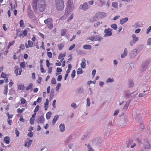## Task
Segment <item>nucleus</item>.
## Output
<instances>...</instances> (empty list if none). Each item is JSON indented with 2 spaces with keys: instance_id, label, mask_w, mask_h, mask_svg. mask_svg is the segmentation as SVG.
<instances>
[{
  "instance_id": "nucleus-3",
  "label": "nucleus",
  "mask_w": 151,
  "mask_h": 151,
  "mask_svg": "<svg viewBox=\"0 0 151 151\" xmlns=\"http://www.w3.org/2000/svg\"><path fill=\"white\" fill-rule=\"evenodd\" d=\"M106 13L103 12H98L94 16L95 20L104 18L106 16Z\"/></svg>"
},
{
  "instance_id": "nucleus-24",
  "label": "nucleus",
  "mask_w": 151,
  "mask_h": 151,
  "mask_svg": "<svg viewBox=\"0 0 151 151\" xmlns=\"http://www.w3.org/2000/svg\"><path fill=\"white\" fill-rule=\"evenodd\" d=\"M19 68L18 66H16L14 67V72L17 76L18 75V72L19 71Z\"/></svg>"
},
{
  "instance_id": "nucleus-50",
  "label": "nucleus",
  "mask_w": 151,
  "mask_h": 151,
  "mask_svg": "<svg viewBox=\"0 0 151 151\" xmlns=\"http://www.w3.org/2000/svg\"><path fill=\"white\" fill-rule=\"evenodd\" d=\"M73 14H72L70 15V16L68 17V18L67 20L68 22H69V20L72 19H73Z\"/></svg>"
},
{
  "instance_id": "nucleus-13",
  "label": "nucleus",
  "mask_w": 151,
  "mask_h": 151,
  "mask_svg": "<svg viewBox=\"0 0 151 151\" xmlns=\"http://www.w3.org/2000/svg\"><path fill=\"white\" fill-rule=\"evenodd\" d=\"M44 121L45 118L43 116H41L38 117L37 122L38 123H43Z\"/></svg>"
},
{
  "instance_id": "nucleus-21",
  "label": "nucleus",
  "mask_w": 151,
  "mask_h": 151,
  "mask_svg": "<svg viewBox=\"0 0 151 151\" xmlns=\"http://www.w3.org/2000/svg\"><path fill=\"white\" fill-rule=\"evenodd\" d=\"M127 48L124 49L123 53L121 55V57L122 58H124L127 55Z\"/></svg>"
},
{
  "instance_id": "nucleus-36",
  "label": "nucleus",
  "mask_w": 151,
  "mask_h": 151,
  "mask_svg": "<svg viewBox=\"0 0 151 151\" xmlns=\"http://www.w3.org/2000/svg\"><path fill=\"white\" fill-rule=\"evenodd\" d=\"M20 66L21 68H24L25 67V64L24 62H22L20 63Z\"/></svg>"
},
{
  "instance_id": "nucleus-28",
  "label": "nucleus",
  "mask_w": 151,
  "mask_h": 151,
  "mask_svg": "<svg viewBox=\"0 0 151 151\" xmlns=\"http://www.w3.org/2000/svg\"><path fill=\"white\" fill-rule=\"evenodd\" d=\"M18 88L19 90L23 91L24 89V85L21 84L18 86Z\"/></svg>"
},
{
  "instance_id": "nucleus-63",
  "label": "nucleus",
  "mask_w": 151,
  "mask_h": 151,
  "mask_svg": "<svg viewBox=\"0 0 151 151\" xmlns=\"http://www.w3.org/2000/svg\"><path fill=\"white\" fill-rule=\"evenodd\" d=\"M136 42H135L134 41L132 40L130 42V44L131 46H132L134 44H135Z\"/></svg>"
},
{
  "instance_id": "nucleus-2",
  "label": "nucleus",
  "mask_w": 151,
  "mask_h": 151,
  "mask_svg": "<svg viewBox=\"0 0 151 151\" xmlns=\"http://www.w3.org/2000/svg\"><path fill=\"white\" fill-rule=\"evenodd\" d=\"M45 2L43 0H39L38 1V7L40 12H43L45 9L46 6Z\"/></svg>"
},
{
  "instance_id": "nucleus-57",
  "label": "nucleus",
  "mask_w": 151,
  "mask_h": 151,
  "mask_svg": "<svg viewBox=\"0 0 151 151\" xmlns=\"http://www.w3.org/2000/svg\"><path fill=\"white\" fill-rule=\"evenodd\" d=\"M15 93V91L13 89H12L10 90L9 94V95H12L13 93Z\"/></svg>"
},
{
  "instance_id": "nucleus-61",
  "label": "nucleus",
  "mask_w": 151,
  "mask_h": 151,
  "mask_svg": "<svg viewBox=\"0 0 151 151\" xmlns=\"http://www.w3.org/2000/svg\"><path fill=\"white\" fill-rule=\"evenodd\" d=\"M62 69L59 68H57L56 69V71L57 72L59 73L62 72Z\"/></svg>"
},
{
  "instance_id": "nucleus-62",
  "label": "nucleus",
  "mask_w": 151,
  "mask_h": 151,
  "mask_svg": "<svg viewBox=\"0 0 151 151\" xmlns=\"http://www.w3.org/2000/svg\"><path fill=\"white\" fill-rule=\"evenodd\" d=\"M146 95V93L143 94L142 93H140L139 94L138 96L139 97H142L143 96H145Z\"/></svg>"
},
{
  "instance_id": "nucleus-51",
  "label": "nucleus",
  "mask_w": 151,
  "mask_h": 151,
  "mask_svg": "<svg viewBox=\"0 0 151 151\" xmlns=\"http://www.w3.org/2000/svg\"><path fill=\"white\" fill-rule=\"evenodd\" d=\"M75 45L74 44H73L71 45L69 48V50H72L75 47Z\"/></svg>"
},
{
  "instance_id": "nucleus-25",
  "label": "nucleus",
  "mask_w": 151,
  "mask_h": 151,
  "mask_svg": "<svg viewBox=\"0 0 151 151\" xmlns=\"http://www.w3.org/2000/svg\"><path fill=\"white\" fill-rule=\"evenodd\" d=\"M83 47L84 49L86 50H90L91 48V45L87 44L84 45Z\"/></svg>"
},
{
  "instance_id": "nucleus-37",
  "label": "nucleus",
  "mask_w": 151,
  "mask_h": 151,
  "mask_svg": "<svg viewBox=\"0 0 151 151\" xmlns=\"http://www.w3.org/2000/svg\"><path fill=\"white\" fill-rule=\"evenodd\" d=\"M27 135L30 137H32L33 136V133L32 132H29L27 134Z\"/></svg>"
},
{
  "instance_id": "nucleus-60",
  "label": "nucleus",
  "mask_w": 151,
  "mask_h": 151,
  "mask_svg": "<svg viewBox=\"0 0 151 151\" xmlns=\"http://www.w3.org/2000/svg\"><path fill=\"white\" fill-rule=\"evenodd\" d=\"M128 106L129 104L127 103L123 107V109L125 110H127L128 107Z\"/></svg>"
},
{
  "instance_id": "nucleus-55",
  "label": "nucleus",
  "mask_w": 151,
  "mask_h": 151,
  "mask_svg": "<svg viewBox=\"0 0 151 151\" xmlns=\"http://www.w3.org/2000/svg\"><path fill=\"white\" fill-rule=\"evenodd\" d=\"M6 114L7 115V117L8 119L12 118L13 116V114H9L8 113H7Z\"/></svg>"
},
{
  "instance_id": "nucleus-44",
  "label": "nucleus",
  "mask_w": 151,
  "mask_h": 151,
  "mask_svg": "<svg viewBox=\"0 0 151 151\" xmlns=\"http://www.w3.org/2000/svg\"><path fill=\"white\" fill-rule=\"evenodd\" d=\"M88 147L89 149L88 151H93V149L89 144L88 145Z\"/></svg>"
},
{
  "instance_id": "nucleus-58",
  "label": "nucleus",
  "mask_w": 151,
  "mask_h": 151,
  "mask_svg": "<svg viewBox=\"0 0 151 151\" xmlns=\"http://www.w3.org/2000/svg\"><path fill=\"white\" fill-rule=\"evenodd\" d=\"M76 73V71L74 70L71 73V77L72 78H73L75 76V73Z\"/></svg>"
},
{
  "instance_id": "nucleus-18",
  "label": "nucleus",
  "mask_w": 151,
  "mask_h": 151,
  "mask_svg": "<svg viewBox=\"0 0 151 151\" xmlns=\"http://www.w3.org/2000/svg\"><path fill=\"white\" fill-rule=\"evenodd\" d=\"M32 140L31 139L29 140V141H26L24 144L25 147H26L27 146V147H29L31 145L32 142Z\"/></svg>"
},
{
  "instance_id": "nucleus-31",
  "label": "nucleus",
  "mask_w": 151,
  "mask_h": 151,
  "mask_svg": "<svg viewBox=\"0 0 151 151\" xmlns=\"http://www.w3.org/2000/svg\"><path fill=\"white\" fill-rule=\"evenodd\" d=\"M83 72V70L81 68H78L77 71V73L78 75L81 74Z\"/></svg>"
},
{
  "instance_id": "nucleus-59",
  "label": "nucleus",
  "mask_w": 151,
  "mask_h": 151,
  "mask_svg": "<svg viewBox=\"0 0 151 151\" xmlns=\"http://www.w3.org/2000/svg\"><path fill=\"white\" fill-rule=\"evenodd\" d=\"M86 101L87 102V105L88 106H89L91 104L90 101L89 99V98H87L86 99Z\"/></svg>"
},
{
  "instance_id": "nucleus-33",
  "label": "nucleus",
  "mask_w": 151,
  "mask_h": 151,
  "mask_svg": "<svg viewBox=\"0 0 151 151\" xmlns=\"http://www.w3.org/2000/svg\"><path fill=\"white\" fill-rule=\"evenodd\" d=\"M27 31L26 29H25L24 30H23L21 35H23L24 36H26L27 35Z\"/></svg>"
},
{
  "instance_id": "nucleus-53",
  "label": "nucleus",
  "mask_w": 151,
  "mask_h": 151,
  "mask_svg": "<svg viewBox=\"0 0 151 151\" xmlns=\"http://www.w3.org/2000/svg\"><path fill=\"white\" fill-rule=\"evenodd\" d=\"M114 81V80L113 78H109L106 80V82H113Z\"/></svg>"
},
{
  "instance_id": "nucleus-7",
  "label": "nucleus",
  "mask_w": 151,
  "mask_h": 151,
  "mask_svg": "<svg viewBox=\"0 0 151 151\" xmlns=\"http://www.w3.org/2000/svg\"><path fill=\"white\" fill-rule=\"evenodd\" d=\"M144 147L145 149H150L151 147L149 141L147 139L144 140Z\"/></svg>"
},
{
  "instance_id": "nucleus-11",
  "label": "nucleus",
  "mask_w": 151,
  "mask_h": 151,
  "mask_svg": "<svg viewBox=\"0 0 151 151\" xmlns=\"http://www.w3.org/2000/svg\"><path fill=\"white\" fill-rule=\"evenodd\" d=\"M33 85L31 83H29L26 87V91H28L29 90H30V91H32L33 90Z\"/></svg>"
},
{
  "instance_id": "nucleus-1",
  "label": "nucleus",
  "mask_w": 151,
  "mask_h": 151,
  "mask_svg": "<svg viewBox=\"0 0 151 151\" xmlns=\"http://www.w3.org/2000/svg\"><path fill=\"white\" fill-rule=\"evenodd\" d=\"M55 6L57 10L62 11L64 7V1H55Z\"/></svg>"
},
{
  "instance_id": "nucleus-32",
  "label": "nucleus",
  "mask_w": 151,
  "mask_h": 151,
  "mask_svg": "<svg viewBox=\"0 0 151 151\" xmlns=\"http://www.w3.org/2000/svg\"><path fill=\"white\" fill-rule=\"evenodd\" d=\"M112 5L113 7L116 8L118 7V3L116 2H114L112 3Z\"/></svg>"
},
{
  "instance_id": "nucleus-49",
  "label": "nucleus",
  "mask_w": 151,
  "mask_h": 151,
  "mask_svg": "<svg viewBox=\"0 0 151 151\" xmlns=\"http://www.w3.org/2000/svg\"><path fill=\"white\" fill-rule=\"evenodd\" d=\"M15 134L16 135V136L18 137L19 136V132L17 130V129L16 128L15 130Z\"/></svg>"
},
{
  "instance_id": "nucleus-27",
  "label": "nucleus",
  "mask_w": 151,
  "mask_h": 151,
  "mask_svg": "<svg viewBox=\"0 0 151 151\" xmlns=\"http://www.w3.org/2000/svg\"><path fill=\"white\" fill-rule=\"evenodd\" d=\"M52 114V113L50 111L48 112L46 114V118L47 119H49L51 117Z\"/></svg>"
},
{
  "instance_id": "nucleus-42",
  "label": "nucleus",
  "mask_w": 151,
  "mask_h": 151,
  "mask_svg": "<svg viewBox=\"0 0 151 151\" xmlns=\"http://www.w3.org/2000/svg\"><path fill=\"white\" fill-rule=\"evenodd\" d=\"M40 67L41 72L43 73H45V72L46 71L44 70V68H43L42 66V65H40Z\"/></svg>"
},
{
  "instance_id": "nucleus-45",
  "label": "nucleus",
  "mask_w": 151,
  "mask_h": 151,
  "mask_svg": "<svg viewBox=\"0 0 151 151\" xmlns=\"http://www.w3.org/2000/svg\"><path fill=\"white\" fill-rule=\"evenodd\" d=\"M47 56L50 58H52V54L51 52H47Z\"/></svg>"
},
{
  "instance_id": "nucleus-16",
  "label": "nucleus",
  "mask_w": 151,
  "mask_h": 151,
  "mask_svg": "<svg viewBox=\"0 0 151 151\" xmlns=\"http://www.w3.org/2000/svg\"><path fill=\"white\" fill-rule=\"evenodd\" d=\"M58 118L59 116L58 115H56L54 116L52 121V123L53 125H54L55 124L56 122V121H57Z\"/></svg>"
},
{
  "instance_id": "nucleus-5",
  "label": "nucleus",
  "mask_w": 151,
  "mask_h": 151,
  "mask_svg": "<svg viewBox=\"0 0 151 151\" xmlns=\"http://www.w3.org/2000/svg\"><path fill=\"white\" fill-rule=\"evenodd\" d=\"M71 9H68V8H66L65 10L64 15L63 16L60 17V19L61 20H64L66 19L69 15Z\"/></svg>"
},
{
  "instance_id": "nucleus-12",
  "label": "nucleus",
  "mask_w": 151,
  "mask_h": 151,
  "mask_svg": "<svg viewBox=\"0 0 151 151\" xmlns=\"http://www.w3.org/2000/svg\"><path fill=\"white\" fill-rule=\"evenodd\" d=\"M32 6L33 10L35 11H36L37 10V2L36 1L33 2L32 4Z\"/></svg>"
},
{
  "instance_id": "nucleus-41",
  "label": "nucleus",
  "mask_w": 151,
  "mask_h": 151,
  "mask_svg": "<svg viewBox=\"0 0 151 151\" xmlns=\"http://www.w3.org/2000/svg\"><path fill=\"white\" fill-rule=\"evenodd\" d=\"M7 75L5 73L2 72L1 75V77L3 78H6Z\"/></svg>"
},
{
  "instance_id": "nucleus-38",
  "label": "nucleus",
  "mask_w": 151,
  "mask_h": 151,
  "mask_svg": "<svg viewBox=\"0 0 151 151\" xmlns=\"http://www.w3.org/2000/svg\"><path fill=\"white\" fill-rule=\"evenodd\" d=\"M35 119L34 118L31 117L30 119V123L31 124H33L34 123Z\"/></svg>"
},
{
  "instance_id": "nucleus-56",
  "label": "nucleus",
  "mask_w": 151,
  "mask_h": 151,
  "mask_svg": "<svg viewBox=\"0 0 151 151\" xmlns=\"http://www.w3.org/2000/svg\"><path fill=\"white\" fill-rule=\"evenodd\" d=\"M151 30V26H150L147 29L146 31V33L148 34L150 32Z\"/></svg>"
},
{
  "instance_id": "nucleus-54",
  "label": "nucleus",
  "mask_w": 151,
  "mask_h": 151,
  "mask_svg": "<svg viewBox=\"0 0 151 151\" xmlns=\"http://www.w3.org/2000/svg\"><path fill=\"white\" fill-rule=\"evenodd\" d=\"M71 106L74 109H76L77 107V106H76V104L75 103H73L71 104Z\"/></svg>"
},
{
  "instance_id": "nucleus-14",
  "label": "nucleus",
  "mask_w": 151,
  "mask_h": 151,
  "mask_svg": "<svg viewBox=\"0 0 151 151\" xmlns=\"http://www.w3.org/2000/svg\"><path fill=\"white\" fill-rule=\"evenodd\" d=\"M81 60L82 62L81 63V68H84L86 65V60L84 58H83Z\"/></svg>"
},
{
  "instance_id": "nucleus-9",
  "label": "nucleus",
  "mask_w": 151,
  "mask_h": 151,
  "mask_svg": "<svg viewBox=\"0 0 151 151\" xmlns=\"http://www.w3.org/2000/svg\"><path fill=\"white\" fill-rule=\"evenodd\" d=\"M111 29L110 28L106 29L104 30V32L105 33V37L111 36L112 35Z\"/></svg>"
},
{
  "instance_id": "nucleus-64",
  "label": "nucleus",
  "mask_w": 151,
  "mask_h": 151,
  "mask_svg": "<svg viewBox=\"0 0 151 151\" xmlns=\"http://www.w3.org/2000/svg\"><path fill=\"white\" fill-rule=\"evenodd\" d=\"M151 44V38H149L147 41V44L150 45Z\"/></svg>"
},
{
  "instance_id": "nucleus-26",
  "label": "nucleus",
  "mask_w": 151,
  "mask_h": 151,
  "mask_svg": "<svg viewBox=\"0 0 151 151\" xmlns=\"http://www.w3.org/2000/svg\"><path fill=\"white\" fill-rule=\"evenodd\" d=\"M132 37L133 39V40L135 42H137L138 40V38L137 37L136 35L135 34H133L132 35Z\"/></svg>"
},
{
  "instance_id": "nucleus-35",
  "label": "nucleus",
  "mask_w": 151,
  "mask_h": 151,
  "mask_svg": "<svg viewBox=\"0 0 151 151\" xmlns=\"http://www.w3.org/2000/svg\"><path fill=\"white\" fill-rule=\"evenodd\" d=\"M111 27L114 30H116L117 28V27L116 24H112Z\"/></svg>"
},
{
  "instance_id": "nucleus-30",
  "label": "nucleus",
  "mask_w": 151,
  "mask_h": 151,
  "mask_svg": "<svg viewBox=\"0 0 151 151\" xmlns=\"http://www.w3.org/2000/svg\"><path fill=\"white\" fill-rule=\"evenodd\" d=\"M28 44L29 47H32L33 46V43L30 40H29L28 41Z\"/></svg>"
},
{
  "instance_id": "nucleus-22",
  "label": "nucleus",
  "mask_w": 151,
  "mask_h": 151,
  "mask_svg": "<svg viewBox=\"0 0 151 151\" xmlns=\"http://www.w3.org/2000/svg\"><path fill=\"white\" fill-rule=\"evenodd\" d=\"M59 128L60 131L63 132L65 130V126L64 124H61L59 125Z\"/></svg>"
},
{
  "instance_id": "nucleus-52",
  "label": "nucleus",
  "mask_w": 151,
  "mask_h": 151,
  "mask_svg": "<svg viewBox=\"0 0 151 151\" xmlns=\"http://www.w3.org/2000/svg\"><path fill=\"white\" fill-rule=\"evenodd\" d=\"M62 79V76L61 75H59L58 76L57 78V81H61Z\"/></svg>"
},
{
  "instance_id": "nucleus-39",
  "label": "nucleus",
  "mask_w": 151,
  "mask_h": 151,
  "mask_svg": "<svg viewBox=\"0 0 151 151\" xmlns=\"http://www.w3.org/2000/svg\"><path fill=\"white\" fill-rule=\"evenodd\" d=\"M61 84L60 83H58L57 84V86L55 88L56 90L57 91H58L59 88L61 86Z\"/></svg>"
},
{
  "instance_id": "nucleus-29",
  "label": "nucleus",
  "mask_w": 151,
  "mask_h": 151,
  "mask_svg": "<svg viewBox=\"0 0 151 151\" xmlns=\"http://www.w3.org/2000/svg\"><path fill=\"white\" fill-rule=\"evenodd\" d=\"M67 32L66 29H62L61 31V36H63L65 35Z\"/></svg>"
},
{
  "instance_id": "nucleus-8",
  "label": "nucleus",
  "mask_w": 151,
  "mask_h": 151,
  "mask_svg": "<svg viewBox=\"0 0 151 151\" xmlns=\"http://www.w3.org/2000/svg\"><path fill=\"white\" fill-rule=\"evenodd\" d=\"M79 9L86 10L88 8V5L86 2L84 3L83 4H81L79 6Z\"/></svg>"
},
{
  "instance_id": "nucleus-47",
  "label": "nucleus",
  "mask_w": 151,
  "mask_h": 151,
  "mask_svg": "<svg viewBox=\"0 0 151 151\" xmlns=\"http://www.w3.org/2000/svg\"><path fill=\"white\" fill-rule=\"evenodd\" d=\"M48 67V73L49 74H51L52 72V67Z\"/></svg>"
},
{
  "instance_id": "nucleus-23",
  "label": "nucleus",
  "mask_w": 151,
  "mask_h": 151,
  "mask_svg": "<svg viewBox=\"0 0 151 151\" xmlns=\"http://www.w3.org/2000/svg\"><path fill=\"white\" fill-rule=\"evenodd\" d=\"M58 49L59 50H61L64 47V44L63 43L59 44L57 45Z\"/></svg>"
},
{
  "instance_id": "nucleus-19",
  "label": "nucleus",
  "mask_w": 151,
  "mask_h": 151,
  "mask_svg": "<svg viewBox=\"0 0 151 151\" xmlns=\"http://www.w3.org/2000/svg\"><path fill=\"white\" fill-rule=\"evenodd\" d=\"M128 19L127 17H125L121 19L120 20V23L122 24H123L125 22H127Z\"/></svg>"
},
{
  "instance_id": "nucleus-20",
  "label": "nucleus",
  "mask_w": 151,
  "mask_h": 151,
  "mask_svg": "<svg viewBox=\"0 0 151 151\" xmlns=\"http://www.w3.org/2000/svg\"><path fill=\"white\" fill-rule=\"evenodd\" d=\"M8 85L7 84L5 85L4 86V90L3 93L5 95H6L8 93Z\"/></svg>"
},
{
  "instance_id": "nucleus-10",
  "label": "nucleus",
  "mask_w": 151,
  "mask_h": 151,
  "mask_svg": "<svg viewBox=\"0 0 151 151\" xmlns=\"http://www.w3.org/2000/svg\"><path fill=\"white\" fill-rule=\"evenodd\" d=\"M68 9H72V2L70 0L68 1L66 4V8Z\"/></svg>"
},
{
  "instance_id": "nucleus-48",
  "label": "nucleus",
  "mask_w": 151,
  "mask_h": 151,
  "mask_svg": "<svg viewBox=\"0 0 151 151\" xmlns=\"http://www.w3.org/2000/svg\"><path fill=\"white\" fill-rule=\"evenodd\" d=\"M24 25V21L23 20H21L20 22V25L21 27H23Z\"/></svg>"
},
{
  "instance_id": "nucleus-46",
  "label": "nucleus",
  "mask_w": 151,
  "mask_h": 151,
  "mask_svg": "<svg viewBox=\"0 0 151 151\" xmlns=\"http://www.w3.org/2000/svg\"><path fill=\"white\" fill-rule=\"evenodd\" d=\"M39 107L40 106L39 105H37L36 106L34 110V112L35 113H36L38 111L39 109Z\"/></svg>"
},
{
  "instance_id": "nucleus-34",
  "label": "nucleus",
  "mask_w": 151,
  "mask_h": 151,
  "mask_svg": "<svg viewBox=\"0 0 151 151\" xmlns=\"http://www.w3.org/2000/svg\"><path fill=\"white\" fill-rule=\"evenodd\" d=\"M128 84L129 85V87H133L134 85L133 81L131 80H130L128 82Z\"/></svg>"
},
{
  "instance_id": "nucleus-6",
  "label": "nucleus",
  "mask_w": 151,
  "mask_h": 151,
  "mask_svg": "<svg viewBox=\"0 0 151 151\" xmlns=\"http://www.w3.org/2000/svg\"><path fill=\"white\" fill-rule=\"evenodd\" d=\"M102 38L99 35H95L91 36L89 37L88 39V40H90L91 41H100Z\"/></svg>"
},
{
  "instance_id": "nucleus-17",
  "label": "nucleus",
  "mask_w": 151,
  "mask_h": 151,
  "mask_svg": "<svg viewBox=\"0 0 151 151\" xmlns=\"http://www.w3.org/2000/svg\"><path fill=\"white\" fill-rule=\"evenodd\" d=\"M4 142L6 144H9L10 143L9 137L8 136L5 137L4 139Z\"/></svg>"
},
{
  "instance_id": "nucleus-15",
  "label": "nucleus",
  "mask_w": 151,
  "mask_h": 151,
  "mask_svg": "<svg viewBox=\"0 0 151 151\" xmlns=\"http://www.w3.org/2000/svg\"><path fill=\"white\" fill-rule=\"evenodd\" d=\"M66 52H64L63 54L60 53L58 56V59H64V57L65 56Z\"/></svg>"
},
{
  "instance_id": "nucleus-4",
  "label": "nucleus",
  "mask_w": 151,
  "mask_h": 151,
  "mask_svg": "<svg viewBox=\"0 0 151 151\" xmlns=\"http://www.w3.org/2000/svg\"><path fill=\"white\" fill-rule=\"evenodd\" d=\"M52 22V19L51 18H48L44 21V23L50 29H52L53 28V24Z\"/></svg>"
},
{
  "instance_id": "nucleus-40",
  "label": "nucleus",
  "mask_w": 151,
  "mask_h": 151,
  "mask_svg": "<svg viewBox=\"0 0 151 151\" xmlns=\"http://www.w3.org/2000/svg\"><path fill=\"white\" fill-rule=\"evenodd\" d=\"M21 102L22 104H24L26 102V101L25 99L22 98L21 99Z\"/></svg>"
},
{
  "instance_id": "nucleus-43",
  "label": "nucleus",
  "mask_w": 151,
  "mask_h": 151,
  "mask_svg": "<svg viewBox=\"0 0 151 151\" xmlns=\"http://www.w3.org/2000/svg\"><path fill=\"white\" fill-rule=\"evenodd\" d=\"M51 82L53 84H56V82L55 79L54 78H52L51 80Z\"/></svg>"
}]
</instances>
